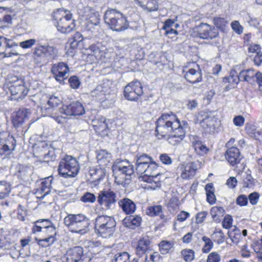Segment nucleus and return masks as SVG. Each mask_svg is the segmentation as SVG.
<instances>
[{
	"label": "nucleus",
	"mask_w": 262,
	"mask_h": 262,
	"mask_svg": "<svg viewBox=\"0 0 262 262\" xmlns=\"http://www.w3.org/2000/svg\"><path fill=\"white\" fill-rule=\"evenodd\" d=\"M77 13L79 17L84 20L86 31L94 33L100 27V15L94 8L80 4L78 6Z\"/></svg>",
	"instance_id": "f257e3e1"
},
{
	"label": "nucleus",
	"mask_w": 262,
	"mask_h": 262,
	"mask_svg": "<svg viewBox=\"0 0 262 262\" xmlns=\"http://www.w3.org/2000/svg\"><path fill=\"white\" fill-rule=\"evenodd\" d=\"M64 224L70 232L81 235L89 231V220L83 214H68L64 218Z\"/></svg>",
	"instance_id": "f03ea898"
},
{
	"label": "nucleus",
	"mask_w": 262,
	"mask_h": 262,
	"mask_svg": "<svg viewBox=\"0 0 262 262\" xmlns=\"http://www.w3.org/2000/svg\"><path fill=\"white\" fill-rule=\"evenodd\" d=\"M53 17L56 21L55 25L57 30L61 33L69 34L75 30V21L69 11L58 9L53 12Z\"/></svg>",
	"instance_id": "7ed1b4c3"
},
{
	"label": "nucleus",
	"mask_w": 262,
	"mask_h": 262,
	"mask_svg": "<svg viewBox=\"0 0 262 262\" xmlns=\"http://www.w3.org/2000/svg\"><path fill=\"white\" fill-rule=\"evenodd\" d=\"M188 128L186 121L180 122L176 115L172 112L162 114L157 121L156 131L167 130L174 131L178 129L186 130Z\"/></svg>",
	"instance_id": "20e7f679"
},
{
	"label": "nucleus",
	"mask_w": 262,
	"mask_h": 262,
	"mask_svg": "<svg viewBox=\"0 0 262 262\" xmlns=\"http://www.w3.org/2000/svg\"><path fill=\"white\" fill-rule=\"evenodd\" d=\"M115 182L118 184L129 183L131 176L134 173L132 164L127 160L117 161L112 167Z\"/></svg>",
	"instance_id": "39448f33"
},
{
	"label": "nucleus",
	"mask_w": 262,
	"mask_h": 262,
	"mask_svg": "<svg viewBox=\"0 0 262 262\" xmlns=\"http://www.w3.org/2000/svg\"><path fill=\"white\" fill-rule=\"evenodd\" d=\"M104 19L105 23L114 31H122L128 27L126 18L123 14L115 9L106 10Z\"/></svg>",
	"instance_id": "423d86ee"
},
{
	"label": "nucleus",
	"mask_w": 262,
	"mask_h": 262,
	"mask_svg": "<svg viewBox=\"0 0 262 262\" xmlns=\"http://www.w3.org/2000/svg\"><path fill=\"white\" fill-rule=\"evenodd\" d=\"M115 227L116 222L112 216L100 215L95 219V232L103 238L111 237L115 231Z\"/></svg>",
	"instance_id": "0eeeda50"
},
{
	"label": "nucleus",
	"mask_w": 262,
	"mask_h": 262,
	"mask_svg": "<svg viewBox=\"0 0 262 262\" xmlns=\"http://www.w3.org/2000/svg\"><path fill=\"white\" fill-rule=\"evenodd\" d=\"M79 166L77 160L71 156H66L60 161L58 166L59 175L63 178H73L78 173Z\"/></svg>",
	"instance_id": "6e6552de"
},
{
	"label": "nucleus",
	"mask_w": 262,
	"mask_h": 262,
	"mask_svg": "<svg viewBox=\"0 0 262 262\" xmlns=\"http://www.w3.org/2000/svg\"><path fill=\"white\" fill-rule=\"evenodd\" d=\"M61 116H58L55 120L58 123H64L66 122L67 116L81 115L84 114V110L82 105L78 102H74L68 105H63L60 110Z\"/></svg>",
	"instance_id": "1a4fd4ad"
},
{
	"label": "nucleus",
	"mask_w": 262,
	"mask_h": 262,
	"mask_svg": "<svg viewBox=\"0 0 262 262\" xmlns=\"http://www.w3.org/2000/svg\"><path fill=\"white\" fill-rule=\"evenodd\" d=\"M143 94L142 85L138 80L129 82L124 89V96L128 101H137Z\"/></svg>",
	"instance_id": "9d476101"
},
{
	"label": "nucleus",
	"mask_w": 262,
	"mask_h": 262,
	"mask_svg": "<svg viewBox=\"0 0 262 262\" xmlns=\"http://www.w3.org/2000/svg\"><path fill=\"white\" fill-rule=\"evenodd\" d=\"M97 198L98 204L105 210L113 208L117 201L116 194L110 189L99 191Z\"/></svg>",
	"instance_id": "9b49d317"
},
{
	"label": "nucleus",
	"mask_w": 262,
	"mask_h": 262,
	"mask_svg": "<svg viewBox=\"0 0 262 262\" xmlns=\"http://www.w3.org/2000/svg\"><path fill=\"white\" fill-rule=\"evenodd\" d=\"M83 249L80 246L68 249L62 257L63 262H82Z\"/></svg>",
	"instance_id": "f8f14e48"
},
{
	"label": "nucleus",
	"mask_w": 262,
	"mask_h": 262,
	"mask_svg": "<svg viewBox=\"0 0 262 262\" xmlns=\"http://www.w3.org/2000/svg\"><path fill=\"white\" fill-rule=\"evenodd\" d=\"M69 66L64 62L54 64L51 68V72L55 79L60 83L67 78L70 73Z\"/></svg>",
	"instance_id": "ddd939ff"
},
{
	"label": "nucleus",
	"mask_w": 262,
	"mask_h": 262,
	"mask_svg": "<svg viewBox=\"0 0 262 262\" xmlns=\"http://www.w3.org/2000/svg\"><path fill=\"white\" fill-rule=\"evenodd\" d=\"M110 82L107 81L102 84L97 85L96 88L93 90L91 95L99 101H103L106 99V96L111 94L112 90L110 86Z\"/></svg>",
	"instance_id": "4468645a"
},
{
	"label": "nucleus",
	"mask_w": 262,
	"mask_h": 262,
	"mask_svg": "<svg viewBox=\"0 0 262 262\" xmlns=\"http://www.w3.org/2000/svg\"><path fill=\"white\" fill-rule=\"evenodd\" d=\"M34 152L36 154H40L38 157H43L45 159L49 160H54L56 156L54 149L48 146L45 142H40L38 145H36L34 147Z\"/></svg>",
	"instance_id": "2eb2a0df"
},
{
	"label": "nucleus",
	"mask_w": 262,
	"mask_h": 262,
	"mask_svg": "<svg viewBox=\"0 0 262 262\" xmlns=\"http://www.w3.org/2000/svg\"><path fill=\"white\" fill-rule=\"evenodd\" d=\"M105 50L106 49L104 47L97 45L90 46L88 49L89 51L88 60H91L92 63H96L100 60H103L105 57Z\"/></svg>",
	"instance_id": "dca6fc26"
},
{
	"label": "nucleus",
	"mask_w": 262,
	"mask_h": 262,
	"mask_svg": "<svg viewBox=\"0 0 262 262\" xmlns=\"http://www.w3.org/2000/svg\"><path fill=\"white\" fill-rule=\"evenodd\" d=\"M18 45L11 39L0 36V54L4 55V57H9L12 55H18V53L13 50L7 52L8 49L17 47Z\"/></svg>",
	"instance_id": "f3484780"
},
{
	"label": "nucleus",
	"mask_w": 262,
	"mask_h": 262,
	"mask_svg": "<svg viewBox=\"0 0 262 262\" xmlns=\"http://www.w3.org/2000/svg\"><path fill=\"white\" fill-rule=\"evenodd\" d=\"M15 78L16 80H14V83L10 86L9 91L12 95L17 96V99H21L27 95L28 90L21 79Z\"/></svg>",
	"instance_id": "a211bd4d"
},
{
	"label": "nucleus",
	"mask_w": 262,
	"mask_h": 262,
	"mask_svg": "<svg viewBox=\"0 0 262 262\" xmlns=\"http://www.w3.org/2000/svg\"><path fill=\"white\" fill-rule=\"evenodd\" d=\"M199 36L203 39H212L218 36L217 30L210 25L202 23L198 28Z\"/></svg>",
	"instance_id": "6ab92c4d"
},
{
	"label": "nucleus",
	"mask_w": 262,
	"mask_h": 262,
	"mask_svg": "<svg viewBox=\"0 0 262 262\" xmlns=\"http://www.w3.org/2000/svg\"><path fill=\"white\" fill-rule=\"evenodd\" d=\"M31 113L26 108H21L13 112L12 116V121L13 125L17 128L29 118Z\"/></svg>",
	"instance_id": "aec40b11"
},
{
	"label": "nucleus",
	"mask_w": 262,
	"mask_h": 262,
	"mask_svg": "<svg viewBox=\"0 0 262 262\" xmlns=\"http://www.w3.org/2000/svg\"><path fill=\"white\" fill-rule=\"evenodd\" d=\"M189 138L192 147L196 154L201 156L207 154L209 149L200 141L198 136L191 135Z\"/></svg>",
	"instance_id": "412c9836"
},
{
	"label": "nucleus",
	"mask_w": 262,
	"mask_h": 262,
	"mask_svg": "<svg viewBox=\"0 0 262 262\" xmlns=\"http://www.w3.org/2000/svg\"><path fill=\"white\" fill-rule=\"evenodd\" d=\"M152 161V158L146 154H142L136 157V170L139 173L142 174Z\"/></svg>",
	"instance_id": "4be33fe9"
},
{
	"label": "nucleus",
	"mask_w": 262,
	"mask_h": 262,
	"mask_svg": "<svg viewBox=\"0 0 262 262\" xmlns=\"http://www.w3.org/2000/svg\"><path fill=\"white\" fill-rule=\"evenodd\" d=\"M194 65L193 68L189 69L185 74L187 80L193 83L200 82L202 80V75L198 65Z\"/></svg>",
	"instance_id": "5701e85b"
},
{
	"label": "nucleus",
	"mask_w": 262,
	"mask_h": 262,
	"mask_svg": "<svg viewBox=\"0 0 262 262\" xmlns=\"http://www.w3.org/2000/svg\"><path fill=\"white\" fill-rule=\"evenodd\" d=\"M170 134H168V132H156L155 136L159 139H165L168 141L171 144H175L180 142L184 138L185 135H177L173 134L174 132H170Z\"/></svg>",
	"instance_id": "b1692460"
},
{
	"label": "nucleus",
	"mask_w": 262,
	"mask_h": 262,
	"mask_svg": "<svg viewBox=\"0 0 262 262\" xmlns=\"http://www.w3.org/2000/svg\"><path fill=\"white\" fill-rule=\"evenodd\" d=\"M161 176V174L152 177L142 176L141 178L143 181L146 183L144 185L145 188L147 189L155 190L160 188L161 185V180L159 178Z\"/></svg>",
	"instance_id": "393cba45"
},
{
	"label": "nucleus",
	"mask_w": 262,
	"mask_h": 262,
	"mask_svg": "<svg viewBox=\"0 0 262 262\" xmlns=\"http://www.w3.org/2000/svg\"><path fill=\"white\" fill-rule=\"evenodd\" d=\"M226 159L232 166L238 163L241 159L239 149L235 147L228 148L226 151Z\"/></svg>",
	"instance_id": "a878e982"
},
{
	"label": "nucleus",
	"mask_w": 262,
	"mask_h": 262,
	"mask_svg": "<svg viewBox=\"0 0 262 262\" xmlns=\"http://www.w3.org/2000/svg\"><path fill=\"white\" fill-rule=\"evenodd\" d=\"M97 162L101 169H104L111 160V154L105 150H101L97 155Z\"/></svg>",
	"instance_id": "bb28decb"
},
{
	"label": "nucleus",
	"mask_w": 262,
	"mask_h": 262,
	"mask_svg": "<svg viewBox=\"0 0 262 262\" xmlns=\"http://www.w3.org/2000/svg\"><path fill=\"white\" fill-rule=\"evenodd\" d=\"M151 242L148 237H143L138 242L136 248L137 254L139 256H142L148 250L150 249Z\"/></svg>",
	"instance_id": "cd10ccee"
},
{
	"label": "nucleus",
	"mask_w": 262,
	"mask_h": 262,
	"mask_svg": "<svg viewBox=\"0 0 262 262\" xmlns=\"http://www.w3.org/2000/svg\"><path fill=\"white\" fill-rule=\"evenodd\" d=\"M119 205L122 210L127 214L134 213L136 209L135 203L128 198H124L120 200Z\"/></svg>",
	"instance_id": "c85d7f7f"
},
{
	"label": "nucleus",
	"mask_w": 262,
	"mask_h": 262,
	"mask_svg": "<svg viewBox=\"0 0 262 262\" xmlns=\"http://www.w3.org/2000/svg\"><path fill=\"white\" fill-rule=\"evenodd\" d=\"M196 169V166L193 162L187 163L183 168L181 177L184 179L192 178L194 176Z\"/></svg>",
	"instance_id": "c756f323"
},
{
	"label": "nucleus",
	"mask_w": 262,
	"mask_h": 262,
	"mask_svg": "<svg viewBox=\"0 0 262 262\" xmlns=\"http://www.w3.org/2000/svg\"><path fill=\"white\" fill-rule=\"evenodd\" d=\"M142 218L139 215H130L125 217L123 221V225L126 227L134 229L140 225Z\"/></svg>",
	"instance_id": "7c9ffc66"
},
{
	"label": "nucleus",
	"mask_w": 262,
	"mask_h": 262,
	"mask_svg": "<svg viewBox=\"0 0 262 262\" xmlns=\"http://www.w3.org/2000/svg\"><path fill=\"white\" fill-rule=\"evenodd\" d=\"M256 71L253 69H249L242 71L239 74V79L241 81H247L249 83L255 82V75Z\"/></svg>",
	"instance_id": "2f4dec72"
},
{
	"label": "nucleus",
	"mask_w": 262,
	"mask_h": 262,
	"mask_svg": "<svg viewBox=\"0 0 262 262\" xmlns=\"http://www.w3.org/2000/svg\"><path fill=\"white\" fill-rule=\"evenodd\" d=\"M53 226L52 223L48 220H38L34 223L32 232L36 233L39 231Z\"/></svg>",
	"instance_id": "473e14b6"
},
{
	"label": "nucleus",
	"mask_w": 262,
	"mask_h": 262,
	"mask_svg": "<svg viewBox=\"0 0 262 262\" xmlns=\"http://www.w3.org/2000/svg\"><path fill=\"white\" fill-rule=\"evenodd\" d=\"M34 53L39 56L43 53L53 56L57 53V50L49 46H40L35 48Z\"/></svg>",
	"instance_id": "72a5a7b5"
},
{
	"label": "nucleus",
	"mask_w": 262,
	"mask_h": 262,
	"mask_svg": "<svg viewBox=\"0 0 262 262\" xmlns=\"http://www.w3.org/2000/svg\"><path fill=\"white\" fill-rule=\"evenodd\" d=\"M210 213L214 221L220 222L225 214V210L221 206H213L211 208Z\"/></svg>",
	"instance_id": "f704fd0d"
},
{
	"label": "nucleus",
	"mask_w": 262,
	"mask_h": 262,
	"mask_svg": "<svg viewBox=\"0 0 262 262\" xmlns=\"http://www.w3.org/2000/svg\"><path fill=\"white\" fill-rule=\"evenodd\" d=\"M92 124L93 127V129L95 130H100V131H105L107 129H108L107 123H106V120L103 117L93 120Z\"/></svg>",
	"instance_id": "c9c22d12"
},
{
	"label": "nucleus",
	"mask_w": 262,
	"mask_h": 262,
	"mask_svg": "<svg viewBox=\"0 0 262 262\" xmlns=\"http://www.w3.org/2000/svg\"><path fill=\"white\" fill-rule=\"evenodd\" d=\"M146 171H143V176L152 177L154 176L160 175L161 174L158 171V167L156 163L152 161L150 164L146 167L145 169Z\"/></svg>",
	"instance_id": "e433bc0d"
},
{
	"label": "nucleus",
	"mask_w": 262,
	"mask_h": 262,
	"mask_svg": "<svg viewBox=\"0 0 262 262\" xmlns=\"http://www.w3.org/2000/svg\"><path fill=\"white\" fill-rule=\"evenodd\" d=\"M10 191L11 188L9 183L5 181H0V200L8 196Z\"/></svg>",
	"instance_id": "4c0bfd02"
},
{
	"label": "nucleus",
	"mask_w": 262,
	"mask_h": 262,
	"mask_svg": "<svg viewBox=\"0 0 262 262\" xmlns=\"http://www.w3.org/2000/svg\"><path fill=\"white\" fill-rule=\"evenodd\" d=\"M162 212V207L160 205L150 206L146 209V213L148 215L154 216L161 215Z\"/></svg>",
	"instance_id": "58836bf2"
},
{
	"label": "nucleus",
	"mask_w": 262,
	"mask_h": 262,
	"mask_svg": "<svg viewBox=\"0 0 262 262\" xmlns=\"http://www.w3.org/2000/svg\"><path fill=\"white\" fill-rule=\"evenodd\" d=\"M181 255L184 260L186 262H190L194 258V251L190 249H185L182 250Z\"/></svg>",
	"instance_id": "ea45409f"
},
{
	"label": "nucleus",
	"mask_w": 262,
	"mask_h": 262,
	"mask_svg": "<svg viewBox=\"0 0 262 262\" xmlns=\"http://www.w3.org/2000/svg\"><path fill=\"white\" fill-rule=\"evenodd\" d=\"M113 262H129V255L127 252L116 254L112 260Z\"/></svg>",
	"instance_id": "a19ab883"
},
{
	"label": "nucleus",
	"mask_w": 262,
	"mask_h": 262,
	"mask_svg": "<svg viewBox=\"0 0 262 262\" xmlns=\"http://www.w3.org/2000/svg\"><path fill=\"white\" fill-rule=\"evenodd\" d=\"M39 232H40L42 237H55L56 235L55 228L53 226L48 227V228L43 229Z\"/></svg>",
	"instance_id": "79ce46f5"
},
{
	"label": "nucleus",
	"mask_w": 262,
	"mask_h": 262,
	"mask_svg": "<svg viewBox=\"0 0 262 262\" xmlns=\"http://www.w3.org/2000/svg\"><path fill=\"white\" fill-rule=\"evenodd\" d=\"M52 180L50 178L48 177L45 178L41 183V190L42 192H45L43 195L44 196L50 191V188L51 186Z\"/></svg>",
	"instance_id": "37998d69"
},
{
	"label": "nucleus",
	"mask_w": 262,
	"mask_h": 262,
	"mask_svg": "<svg viewBox=\"0 0 262 262\" xmlns=\"http://www.w3.org/2000/svg\"><path fill=\"white\" fill-rule=\"evenodd\" d=\"M159 249L162 254H166L172 247V244L170 242L162 241L159 245Z\"/></svg>",
	"instance_id": "c03bdc74"
},
{
	"label": "nucleus",
	"mask_w": 262,
	"mask_h": 262,
	"mask_svg": "<svg viewBox=\"0 0 262 262\" xmlns=\"http://www.w3.org/2000/svg\"><path fill=\"white\" fill-rule=\"evenodd\" d=\"M202 240L204 242V246L202 249L204 253H208L213 248V243L212 241L207 236H203Z\"/></svg>",
	"instance_id": "a18cd8bd"
},
{
	"label": "nucleus",
	"mask_w": 262,
	"mask_h": 262,
	"mask_svg": "<svg viewBox=\"0 0 262 262\" xmlns=\"http://www.w3.org/2000/svg\"><path fill=\"white\" fill-rule=\"evenodd\" d=\"M213 21L214 25L221 30H224L228 24V21L224 18L216 17Z\"/></svg>",
	"instance_id": "49530a36"
},
{
	"label": "nucleus",
	"mask_w": 262,
	"mask_h": 262,
	"mask_svg": "<svg viewBox=\"0 0 262 262\" xmlns=\"http://www.w3.org/2000/svg\"><path fill=\"white\" fill-rule=\"evenodd\" d=\"M143 8L149 11H156L158 9V2L157 0H147Z\"/></svg>",
	"instance_id": "de8ad7c7"
},
{
	"label": "nucleus",
	"mask_w": 262,
	"mask_h": 262,
	"mask_svg": "<svg viewBox=\"0 0 262 262\" xmlns=\"http://www.w3.org/2000/svg\"><path fill=\"white\" fill-rule=\"evenodd\" d=\"M55 241V237H42V238L38 239V244L43 247H47L52 245Z\"/></svg>",
	"instance_id": "09e8293b"
},
{
	"label": "nucleus",
	"mask_w": 262,
	"mask_h": 262,
	"mask_svg": "<svg viewBox=\"0 0 262 262\" xmlns=\"http://www.w3.org/2000/svg\"><path fill=\"white\" fill-rule=\"evenodd\" d=\"M96 200V196L92 193L86 192L81 198V201L84 203H94Z\"/></svg>",
	"instance_id": "8fccbe9b"
},
{
	"label": "nucleus",
	"mask_w": 262,
	"mask_h": 262,
	"mask_svg": "<svg viewBox=\"0 0 262 262\" xmlns=\"http://www.w3.org/2000/svg\"><path fill=\"white\" fill-rule=\"evenodd\" d=\"M61 102V100L57 96L52 95L49 98L48 104L49 106L54 107L58 106Z\"/></svg>",
	"instance_id": "3c124183"
},
{
	"label": "nucleus",
	"mask_w": 262,
	"mask_h": 262,
	"mask_svg": "<svg viewBox=\"0 0 262 262\" xmlns=\"http://www.w3.org/2000/svg\"><path fill=\"white\" fill-rule=\"evenodd\" d=\"M214 120L215 118L214 117L207 116L203 119L201 123L202 126H204L206 125L209 126L210 129H211L212 127L214 125Z\"/></svg>",
	"instance_id": "603ef678"
},
{
	"label": "nucleus",
	"mask_w": 262,
	"mask_h": 262,
	"mask_svg": "<svg viewBox=\"0 0 262 262\" xmlns=\"http://www.w3.org/2000/svg\"><path fill=\"white\" fill-rule=\"evenodd\" d=\"M27 214L26 209L21 205L17 208V218L20 221H24Z\"/></svg>",
	"instance_id": "864d4df0"
},
{
	"label": "nucleus",
	"mask_w": 262,
	"mask_h": 262,
	"mask_svg": "<svg viewBox=\"0 0 262 262\" xmlns=\"http://www.w3.org/2000/svg\"><path fill=\"white\" fill-rule=\"evenodd\" d=\"M36 43L35 39H30L19 43V46L23 49H29L31 48Z\"/></svg>",
	"instance_id": "5fc2aeb1"
},
{
	"label": "nucleus",
	"mask_w": 262,
	"mask_h": 262,
	"mask_svg": "<svg viewBox=\"0 0 262 262\" xmlns=\"http://www.w3.org/2000/svg\"><path fill=\"white\" fill-rule=\"evenodd\" d=\"M233 219L231 216L227 215L225 216L222 222V226L225 229H230L232 226Z\"/></svg>",
	"instance_id": "6e6d98bb"
},
{
	"label": "nucleus",
	"mask_w": 262,
	"mask_h": 262,
	"mask_svg": "<svg viewBox=\"0 0 262 262\" xmlns=\"http://www.w3.org/2000/svg\"><path fill=\"white\" fill-rule=\"evenodd\" d=\"M214 241L218 244L223 242L224 239V234L221 230H216L213 234Z\"/></svg>",
	"instance_id": "4d7b16f0"
},
{
	"label": "nucleus",
	"mask_w": 262,
	"mask_h": 262,
	"mask_svg": "<svg viewBox=\"0 0 262 262\" xmlns=\"http://www.w3.org/2000/svg\"><path fill=\"white\" fill-rule=\"evenodd\" d=\"M220 255L216 252H212L208 255L207 262H220Z\"/></svg>",
	"instance_id": "13d9d810"
},
{
	"label": "nucleus",
	"mask_w": 262,
	"mask_h": 262,
	"mask_svg": "<svg viewBox=\"0 0 262 262\" xmlns=\"http://www.w3.org/2000/svg\"><path fill=\"white\" fill-rule=\"evenodd\" d=\"M245 19L251 26L257 27L259 25V22L257 19L252 17L249 14H247L245 17Z\"/></svg>",
	"instance_id": "bf43d9fd"
},
{
	"label": "nucleus",
	"mask_w": 262,
	"mask_h": 262,
	"mask_svg": "<svg viewBox=\"0 0 262 262\" xmlns=\"http://www.w3.org/2000/svg\"><path fill=\"white\" fill-rule=\"evenodd\" d=\"M259 196L260 195L257 192H254L250 193L248 196L250 203L253 205L257 204L258 202Z\"/></svg>",
	"instance_id": "052dcab7"
},
{
	"label": "nucleus",
	"mask_w": 262,
	"mask_h": 262,
	"mask_svg": "<svg viewBox=\"0 0 262 262\" xmlns=\"http://www.w3.org/2000/svg\"><path fill=\"white\" fill-rule=\"evenodd\" d=\"M77 46V42L75 40L72 41L69 45H67L66 50L68 54L72 56L74 50Z\"/></svg>",
	"instance_id": "680f3d73"
},
{
	"label": "nucleus",
	"mask_w": 262,
	"mask_h": 262,
	"mask_svg": "<svg viewBox=\"0 0 262 262\" xmlns=\"http://www.w3.org/2000/svg\"><path fill=\"white\" fill-rule=\"evenodd\" d=\"M70 86L73 89H77L80 85V81L77 77L74 76L70 78L69 80Z\"/></svg>",
	"instance_id": "e2e57ef3"
},
{
	"label": "nucleus",
	"mask_w": 262,
	"mask_h": 262,
	"mask_svg": "<svg viewBox=\"0 0 262 262\" xmlns=\"http://www.w3.org/2000/svg\"><path fill=\"white\" fill-rule=\"evenodd\" d=\"M232 29L237 34H241L243 31V28L238 21H234L231 24Z\"/></svg>",
	"instance_id": "0e129e2a"
},
{
	"label": "nucleus",
	"mask_w": 262,
	"mask_h": 262,
	"mask_svg": "<svg viewBox=\"0 0 262 262\" xmlns=\"http://www.w3.org/2000/svg\"><path fill=\"white\" fill-rule=\"evenodd\" d=\"M236 204L241 206H246L248 204V198L245 195H240L236 201Z\"/></svg>",
	"instance_id": "69168bd1"
},
{
	"label": "nucleus",
	"mask_w": 262,
	"mask_h": 262,
	"mask_svg": "<svg viewBox=\"0 0 262 262\" xmlns=\"http://www.w3.org/2000/svg\"><path fill=\"white\" fill-rule=\"evenodd\" d=\"M237 181L235 177H230L226 182V185L230 188H235L237 185Z\"/></svg>",
	"instance_id": "338daca9"
},
{
	"label": "nucleus",
	"mask_w": 262,
	"mask_h": 262,
	"mask_svg": "<svg viewBox=\"0 0 262 262\" xmlns=\"http://www.w3.org/2000/svg\"><path fill=\"white\" fill-rule=\"evenodd\" d=\"M189 216V213L185 211H182L177 215V218L178 221L182 222L185 221Z\"/></svg>",
	"instance_id": "774afa93"
}]
</instances>
